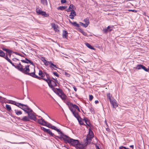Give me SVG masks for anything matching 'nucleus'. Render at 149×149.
Returning <instances> with one entry per match:
<instances>
[{
	"label": "nucleus",
	"mask_w": 149,
	"mask_h": 149,
	"mask_svg": "<svg viewBox=\"0 0 149 149\" xmlns=\"http://www.w3.org/2000/svg\"><path fill=\"white\" fill-rule=\"evenodd\" d=\"M40 129L44 132L49 134L50 136L54 137L57 141H59V139L61 141H63L65 143H68L70 146L75 147L78 144L79 141L78 140L70 138L60 130L58 133V134L60 135V136H58L55 135L49 129H46L43 127H40Z\"/></svg>",
	"instance_id": "nucleus-1"
},
{
	"label": "nucleus",
	"mask_w": 149,
	"mask_h": 149,
	"mask_svg": "<svg viewBox=\"0 0 149 149\" xmlns=\"http://www.w3.org/2000/svg\"><path fill=\"white\" fill-rule=\"evenodd\" d=\"M29 66L30 65H28L25 66V70L23 73L24 74L29 75L33 78H36L37 79H40V77L38 76L36 74V72L35 69H34V71L33 72L31 73L29 72L30 71Z\"/></svg>",
	"instance_id": "nucleus-2"
},
{
	"label": "nucleus",
	"mask_w": 149,
	"mask_h": 149,
	"mask_svg": "<svg viewBox=\"0 0 149 149\" xmlns=\"http://www.w3.org/2000/svg\"><path fill=\"white\" fill-rule=\"evenodd\" d=\"M41 123H42L44 125L45 124V125H44L43 126H46L49 128L54 130L56 131L58 133L60 130V129H58L55 126H53L51 124L47 123L46 121H45L44 119H43L42 118H41Z\"/></svg>",
	"instance_id": "nucleus-3"
},
{
	"label": "nucleus",
	"mask_w": 149,
	"mask_h": 149,
	"mask_svg": "<svg viewBox=\"0 0 149 149\" xmlns=\"http://www.w3.org/2000/svg\"><path fill=\"white\" fill-rule=\"evenodd\" d=\"M56 89L58 91L56 92V93L55 92V93L60 97L62 100L64 101L66 99L67 96L63 91L59 88Z\"/></svg>",
	"instance_id": "nucleus-4"
},
{
	"label": "nucleus",
	"mask_w": 149,
	"mask_h": 149,
	"mask_svg": "<svg viewBox=\"0 0 149 149\" xmlns=\"http://www.w3.org/2000/svg\"><path fill=\"white\" fill-rule=\"evenodd\" d=\"M23 67V66L20 63L15 65V68L23 73L25 70V68H24Z\"/></svg>",
	"instance_id": "nucleus-5"
},
{
	"label": "nucleus",
	"mask_w": 149,
	"mask_h": 149,
	"mask_svg": "<svg viewBox=\"0 0 149 149\" xmlns=\"http://www.w3.org/2000/svg\"><path fill=\"white\" fill-rule=\"evenodd\" d=\"M56 84L57 83L56 82L54 81L53 80H52V81L51 82L50 84H51V85H50H50H51L52 87L51 86H49L50 88L52 89V90L55 93V92L56 93V92H57L58 91V90H57L56 89H58V88L54 87H56L57 86V85Z\"/></svg>",
	"instance_id": "nucleus-6"
},
{
	"label": "nucleus",
	"mask_w": 149,
	"mask_h": 149,
	"mask_svg": "<svg viewBox=\"0 0 149 149\" xmlns=\"http://www.w3.org/2000/svg\"><path fill=\"white\" fill-rule=\"evenodd\" d=\"M36 12L38 15H41L46 17H48L49 16L48 13H47L45 11H43L41 9L36 10Z\"/></svg>",
	"instance_id": "nucleus-7"
},
{
	"label": "nucleus",
	"mask_w": 149,
	"mask_h": 149,
	"mask_svg": "<svg viewBox=\"0 0 149 149\" xmlns=\"http://www.w3.org/2000/svg\"><path fill=\"white\" fill-rule=\"evenodd\" d=\"M45 73L47 79H46L45 78H43V80L45 81L48 83V84L49 86H51L52 87L51 85H50V84L51 85V84H50L51 82L52 81V80L50 78L49 75V74H48L46 72H45Z\"/></svg>",
	"instance_id": "nucleus-8"
},
{
	"label": "nucleus",
	"mask_w": 149,
	"mask_h": 149,
	"mask_svg": "<svg viewBox=\"0 0 149 149\" xmlns=\"http://www.w3.org/2000/svg\"><path fill=\"white\" fill-rule=\"evenodd\" d=\"M136 69L139 70L142 69L146 72H147V68L143 65L141 64H138L136 68H134Z\"/></svg>",
	"instance_id": "nucleus-9"
},
{
	"label": "nucleus",
	"mask_w": 149,
	"mask_h": 149,
	"mask_svg": "<svg viewBox=\"0 0 149 149\" xmlns=\"http://www.w3.org/2000/svg\"><path fill=\"white\" fill-rule=\"evenodd\" d=\"M82 120H84L85 123L86 124V126H87L90 128H91L92 127V125L91 123L90 122V120L86 117H84V118Z\"/></svg>",
	"instance_id": "nucleus-10"
},
{
	"label": "nucleus",
	"mask_w": 149,
	"mask_h": 149,
	"mask_svg": "<svg viewBox=\"0 0 149 149\" xmlns=\"http://www.w3.org/2000/svg\"><path fill=\"white\" fill-rule=\"evenodd\" d=\"M28 116L29 117V119L31 120H34V121H36L37 120V118L36 116L33 113H28Z\"/></svg>",
	"instance_id": "nucleus-11"
},
{
	"label": "nucleus",
	"mask_w": 149,
	"mask_h": 149,
	"mask_svg": "<svg viewBox=\"0 0 149 149\" xmlns=\"http://www.w3.org/2000/svg\"><path fill=\"white\" fill-rule=\"evenodd\" d=\"M76 8L75 6L72 4H70L68 8L65 11L68 12H72L73 11H75L74 10L76 9Z\"/></svg>",
	"instance_id": "nucleus-12"
},
{
	"label": "nucleus",
	"mask_w": 149,
	"mask_h": 149,
	"mask_svg": "<svg viewBox=\"0 0 149 149\" xmlns=\"http://www.w3.org/2000/svg\"><path fill=\"white\" fill-rule=\"evenodd\" d=\"M93 138H92L91 137L88 136L86 137V142H85L84 146H87L88 145H89L91 143V141H92V139Z\"/></svg>",
	"instance_id": "nucleus-13"
},
{
	"label": "nucleus",
	"mask_w": 149,
	"mask_h": 149,
	"mask_svg": "<svg viewBox=\"0 0 149 149\" xmlns=\"http://www.w3.org/2000/svg\"><path fill=\"white\" fill-rule=\"evenodd\" d=\"M110 102L112 104L113 108H116V107H118V104L117 103L115 99L112 98V100H110Z\"/></svg>",
	"instance_id": "nucleus-14"
},
{
	"label": "nucleus",
	"mask_w": 149,
	"mask_h": 149,
	"mask_svg": "<svg viewBox=\"0 0 149 149\" xmlns=\"http://www.w3.org/2000/svg\"><path fill=\"white\" fill-rule=\"evenodd\" d=\"M51 26L52 28L54 29V31L56 32H59V30L57 29L58 28V26L57 25H56L54 23H52L51 24Z\"/></svg>",
	"instance_id": "nucleus-15"
},
{
	"label": "nucleus",
	"mask_w": 149,
	"mask_h": 149,
	"mask_svg": "<svg viewBox=\"0 0 149 149\" xmlns=\"http://www.w3.org/2000/svg\"><path fill=\"white\" fill-rule=\"evenodd\" d=\"M73 114L74 116L77 119L78 122L80 120L83 119H82L79 115V113L77 111L73 113Z\"/></svg>",
	"instance_id": "nucleus-16"
},
{
	"label": "nucleus",
	"mask_w": 149,
	"mask_h": 149,
	"mask_svg": "<svg viewBox=\"0 0 149 149\" xmlns=\"http://www.w3.org/2000/svg\"><path fill=\"white\" fill-rule=\"evenodd\" d=\"M84 147H85L84 145L81 144L79 141L78 144L75 147L77 149H84Z\"/></svg>",
	"instance_id": "nucleus-17"
},
{
	"label": "nucleus",
	"mask_w": 149,
	"mask_h": 149,
	"mask_svg": "<svg viewBox=\"0 0 149 149\" xmlns=\"http://www.w3.org/2000/svg\"><path fill=\"white\" fill-rule=\"evenodd\" d=\"M38 75L39 76H40V79H38L40 80L42 79L43 80V78H44V77L45 76V74L43 73L42 71L41 70H39V72L38 73Z\"/></svg>",
	"instance_id": "nucleus-18"
},
{
	"label": "nucleus",
	"mask_w": 149,
	"mask_h": 149,
	"mask_svg": "<svg viewBox=\"0 0 149 149\" xmlns=\"http://www.w3.org/2000/svg\"><path fill=\"white\" fill-rule=\"evenodd\" d=\"M77 15V13L75 11H73L72 12H71L70 14L69 15V17L72 19H74V17Z\"/></svg>",
	"instance_id": "nucleus-19"
},
{
	"label": "nucleus",
	"mask_w": 149,
	"mask_h": 149,
	"mask_svg": "<svg viewBox=\"0 0 149 149\" xmlns=\"http://www.w3.org/2000/svg\"><path fill=\"white\" fill-rule=\"evenodd\" d=\"M68 20L70 23L73 25L74 26L77 27L78 28L80 27L79 24L77 23L76 22H72L71 21L70 19H69Z\"/></svg>",
	"instance_id": "nucleus-20"
},
{
	"label": "nucleus",
	"mask_w": 149,
	"mask_h": 149,
	"mask_svg": "<svg viewBox=\"0 0 149 149\" xmlns=\"http://www.w3.org/2000/svg\"><path fill=\"white\" fill-rule=\"evenodd\" d=\"M68 32L66 30H63V34H62V37L63 38H65L68 39Z\"/></svg>",
	"instance_id": "nucleus-21"
},
{
	"label": "nucleus",
	"mask_w": 149,
	"mask_h": 149,
	"mask_svg": "<svg viewBox=\"0 0 149 149\" xmlns=\"http://www.w3.org/2000/svg\"><path fill=\"white\" fill-rule=\"evenodd\" d=\"M88 130V136L91 137L92 138H93L94 136V133L92 130H91V128H89Z\"/></svg>",
	"instance_id": "nucleus-22"
},
{
	"label": "nucleus",
	"mask_w": 149,
	"mask_h": 149,
	"mask_svg": "<svg viewBox=\"0 0 149 149\" xmlns=\"http://www.w3.org/2000/svg\"><path fill=\"white\" fill-rule=\"evenodd\" d=\"M24 105L26 106H24V107H20V108L22 110H23L26 113H29V111H28V109H27V108H28L29 107L27 105L24 104Z\"/></svg>",
	"instance_id": "nucleus-23"
},
{
	"label": "nucleus",
	"mask_w": 149,
	"mask_h": 149,
	"mask_svg": "<svg viewBox=\"0 0 149 149\" xmlns=\"http://www.w3.org/2000/svg\"><path fill=\"white\" fill-rule=\"evenodd\" d=\"M40 60L44 63V65L46 66H48V62L46 60L44 57H41Z\"/></svg>",
	"instance_id": "nucleus-24"
},
{
	"label": "nucleus",
	"mask_w": 149,
	"mask_h": 149,
	"mask_svg": "<svg viewBox=\"0 0 149 149\" xmlns=\"http://www.w3.org/2000/svg\"><path fill=\"white\" fill-rule=\"evenodd\" d=\"M48 64H49V67L51 68H53V67L56 68H58L56 65L53 64L51 61L48 62Z\"/></svg>",
	"instance_id": "nucleus-25"
},
{
	"label": "nucleus",
	"mask_w": 149,
	"mask_h": 149,
	"mask_svg": "<svg viewBox=\"0 0 149 149\" xmlns=\"http://www.w3.org/2000/svg\"><path fill=\"white\" fill-rule=\"evenodd\" d=\"M5 58L9 63H10L12 66L15 68V65L14 63H13L12 61L8 58V57L6 56L5 57Z\"/></svg>",
	"instance_id": "nucleus-26"
},
{
	"label": "nucleus",
	"mask_w": 149,
	"mask_h": 149,
	"mask_svg": "<svg viewBox=\"0 0 149 149\" xmlns=\"http://www.w3.org/2000/svg\"><path fill=\"white\" fill-rule=\"evenodd\" d=\"M5 58L9 63H10L12 66L15 68V65L14 63H13L12 61L8 58V57L6 56L5 57Z\"/></svg>",
	"instance_id": "nucleus-27"
},
{
	"label": "nucleus",
	"mask_w": 149,
	"mask_h": 149,
	"mask_svg": "<svg viewBox=\"0 0 149 149\" xmlns=\"http://www.w3.org/2000/svg\"><path fill=\"white\" fill-rule=\"evenodd\" d=\"M5 58L9 63H10L12 66L15 68V65L14 63H13L12 61L8 58V57L6 56L5 57Z\"/></svg>",
	"instance_id": "nucleus-28"
},
{
	"label": "nucleus",
	"mask_w": 149,
	"mask_h": 149,
	"mask_svg": "<svg viewBox=\"0 0 149 149\" xmlns=\"http://www.w3.org/2000/svg\"><path fill=\"white\" fill-rule=\"evenodd\" d=\"M85 45L87 47L91 49H95L93 46H92L88 42H86L85 43Z\"/></svg>",
	"instance_id": "nucleus-29"
},
{
	"label": "nucleus",
	"mask_w": 149,
	"mask_h": 149,
	"mask_svg": "<svg viewBox=\"0 0 149 149\" xmlns=\"http://www.w3.org/2000/svg\"><path fill=\"white\" fill-rule=\"evenodd\" d=\"M15 105L20 108V107H24V106H26L25 105H24V104L16 102H15Z\"/></svg>",
	"instance_id": "nucleus-30"
},
{
	"label": "nucleus",
	"mask_w": 149,
	"mask_h": 149,
	"mask_svg": "<svg viewBox=\"0 0 149 149\" xmlns=\"http://www.w3.org/2000/svg\"><path fill=\"white\" fill-rule=\"evenodd\" d=\"M67 7V6L66 5L64 6H61L58 7L57 8V9L58 10H63L65 9Z\"/></svg>",
	"instance_id": "nucleus-31"
},
{
	"label": "nucleus",
	"mask_w": 149,
	"mask_h": 149,
	"mask_svg": "<svg viewBox=\"0 0 149 149\" xmlns=\"http://www.w3.org/2000/svg\"><path fill=\"white\" fill-rule=\"evenodd\" d=\"M21 120L24 122H27L30 121L29 117L28 116H24L23 118L21 119Z\"/></svg>",
	"instance_id": "nucleus-32"
},
{
	"label": "nucleus",
	"mask_w": 149,
	"mask_h": 149,
	"mask_svg": "<svg viewBox=\"0 0 149 149\" xmlns=\"http://www.w3.org/2000/svg\"><path fill=\"white\" fill-rule=\"evenodd\" d=\"M79 24L81 26H83L85 28H86L88 27L89 25L88 22H86V24H84L82 22H79Z\"/></svg>",
	"instance_id": "nucleus-33"
},
{
	"label": "nucleus",
	"mask_w": 149,
	"mask_h": 149,
	"mask_svg": "<svg viewBox=\"0 0 149 149\" xmlns=\"http://www.w3.org/2000/svg\"><path fill=\"white\" fill-rule=\"evenodd\" d=\"M68 107L69 109L71 111L72 113V114H73V113H74L77 111L75 110H74V109L73 108L72 105H70Z\"/></svg>",
	"instance_id": "nucleus-34"
},
{
	"label": "nucleus",
	"mask_w": 149,
	"mask_h": 149,
	"mask_svg": "<svg viewBox=\"0 0 149 149\" xmlns=\"http://www.w3.org/2000/svg\"><path fill=\"white\" fill-rule=\"evenodd\" d=\"M5 53L2 50L0 49V56L5 58Z\"/></svg>",
	"instance_id": "nucleus-35"
},
{
	"label": "nucleus",
	"mask_w": 149,
	"mask_h": 149,
	"mask_svg": "<svg viewBox=\"0 0 149 149\" xmlns=\"http://www.w3.org/2000/svg\"><path fill=\"white\" fill-rule=\"evenodd\" d=\"M13 52H13L12 50H10V51H9V52H7L6 53V56H5V57H6V56H8L10 58L11 55V53H13Z\"/></svg>",
	"instance_id": "nucleus-36"
},
{
	"label": "nucleus",
	"mask_w": 149,
	"mask_h": 149,
	"mask_svg": "<svg viewBox=\"0 0 149 149\" xmlns=\"http://www.w3.org/2000/svg\"><path fill=\"white\" fill-rule=\"evenodd\" d=\"M14 111L15 113L18 116L22 114V112L20 111L17 109H15Z\"/></svg>",
	"instance_id": "nucleus-37"
},
{
	"label": "nucleus",
	"mask_w": 149,
	"mask_h": 149,
	"mask_svg": "<svg viewBox=\"0 0 149 149\" xmlns=\"http://www.w3.org/2000/svg\"><path fill=\"white\" fill-rule=\"evenodd\" d=\"M6 110L8 111H12L11 109V108L10 105L8 104H6Z\"/></svg>",
	"instance_id": "nucleus-38"
},
{
	"label": "nucleus",
	"mask_w": 149,
	"mask_h": 149,
	"mask_svg": "<svg viewBox=\"0 0 149 149\" xmlns=\"http://www.w3.org/2000/svg\"><path fill=\"white\" fill-rule=\"evenodd\" d=\"M73 108H75L77 109L79 112H80V109L78 106L75 104H73L72 105Z\"/></svg>",
	"instance_id": "nucleus-39"
},
{
	"label": "nucleus",
	"mask_w": 149,
	"mask_h": 149,
	"mask_svg": "<svg viewBox=\"0 0 149 149\" xmlns=\"http://www.w3.org/2000/svg\"><path fill=\"white\" fill-rule=\"evenodd\" d=\"M34 104L36 106L38 109H39L41 111H42V112L44 113H45L46 115L48 117L51 119L52 120L54 121V120L53 119H52L49 116L47 113H45L43 110H41V109L38 106L36 105L35 103L34 102H33Z\"/></svg>",
	"instance_id": "nucleus-40"
},
{
	"label": "nucleus",
	"mask_w": 149,
	"mask_h": 149,
	"mask_svg": "<svg viewBox=\"0 0 149 149\" xmlns=\"http://www.w3.org/2000/svg\"><path fill=\"white\" fill-rule=\"evenodd\" d=\"M107 95L108 98L109 99V101H110V100H112V98H114L113 97H112L111 95V94L109 93H107Z\"/></svg>",
	"instance_id": "nucleus-41"
},
{
	"label": "nucleus",
	"mask_w": 149,
	"mask_h": 149,
	"mask_svg": "<svg viewBox=\"0 0 149 149\" xmlns=\"http://www.w3.org/2000/svg\"><path fill=\"white\" fill-rule=\"evenodd\" d=\"M41 3L44 5L47 6L48 4V3L47 0H41Z\"/></svg>",
	"instance_id": "nucleus-42"
},
{
	"label": "nucleus",
	"mask_w": 149,
	"mask_h": 149,
	"mask_svg": "<svg viewBox=\"0 0 149 149\" xmlns=\"http://www.w3.org/2000/svg\"><path fill=\"white\" fill-rule=\"evenodd\" d=\"M84 121L83 120H80L78 122L79 123V124L81 125H83L85 126H86V125L83 122V121Z\"/></svg>",
	"instance_id": "nucleus-43"
},
{
	"label": "nucleus",
	"mask_w": 149,
	"mask_h": 149,
	"mask_svg": "<svg viewBox=\"0 0 149 149\" xmlns=\"http://www.w3.org/2000/svg\"><path fill=\"white\" fill-rule=\"evenodd\" d=\"M113 27V26H109L107 28L108 30V31L110 32L112 30Z\"/></svg>",
	"instance_id": "nucleus-44"
},
{
	"label": "nucleus",
	"mask_w": 149,
	"mask_h": 149,
	"mask_svg": "<svg viewBox=\"0 0 149 149\" xmlns=\"http://www.w3.org/2000/svg\"><path fill=\"white\" fill-rule=\"evenodd\" d=\"M13 53L15 54L16 55L19 56L21 57H25L24 55H22V54H21L19 53H18L16 52H13Z\"/></svg>",
	"instance_id": "nucleus-45"
},
{
	"label": "nucleus",
	"mask_w": 149,
	"mask_h": 149,
	"mask_svg": "<svg viewBox=\"0 0 149 149\" xmlns=\"http://www.w3.org/2000/svg\"><path fill=\"white\" fill-rule=\"evenodd\" d=\"M8 101H9V102H8V103L11 104L15 105V104L16 102L15 101H13L11 100H8Z\"/></svg>",
	"instance_id": "nucleus-46"
},
{
	"label": "nucleus",
	"mask_w": 149,
	"mask_h": 149,
	"mask_svg": "<svg viewBox=\"0 0 149 149\" xmlns=\"http://www.w3.org/2000/svg\"><path fill=\"white\" fill-rule=\"evenodd\" d=\"M64 102L65 103V104L68 106V107L70 105H72L73 104L71 102L69 101H67L65 102L64 101Z\"/></svg>",
	"instance_id": "nucleus-47"
},
{
	"label": "nucleus",
	"mask_w": 149,
	"mask_h": 149,
	"mask_svg": "<svg viewBox=\"0 0 149 149\" xmlns=\"http://www.w3.org/2000/svg\"><path fill=\"white\" fill-rule=\"evenodd\" d=\"M38 123L42 125H45V124L44 125L42 123H41V118L38 119Z\"/></svg>",
	"instance_id": "nucleus-48"
},
{
	"label": "nucleus",
	"mask_w": 149,
	"mask_h": 149,
	"mask_svg": "<svg viewBox=\"0 0 149 149\" xmlns=\"http://www.w3.org/2000/svg\"><path fill=\"white\" fill-rule=\"evenodd\" d=\"M90 112L92 114H94L95 113V112L93 108L92 107H91V108L90 109Z\"/></svg>",
	"instance_id": "nucleus-49"
},
{
	"label": "nucleus",
	"mask_w": 149,
	"mask_h": 149,
	"mask_svg": "<svg viewBox=\"0 0 149 149\" xmlns=\"http://www.w3.org/2000/svg\"><path fill=\"white\" fill-rule=\"evenodd\" d=\"M108 30L107 29V28H106L103 29L102 31L104 33L106 34L108 32H109Z\"/></svg>",
	"instance_id": "nucleus-50"
},
{
	"label": "nucleus",
	"mask_w": 149,
	"mask_h": 149,
	"mask_svg": "<svg viewBox=\"0 0 149 149\" xmlns=\"http://www.w3.org/2000/svg\"><path fill=\"white\" fill-rule=\"evenodd\" d=\"M2 49L4 51L6 52H9V51H10V49H8L6 48H2Z\"/></svg>",
	"instance_id": "nucleus-51"
},
{
	"label": "nucleus",
	"mask_w": 149,
	"mask_h": 149,
	"mask_svg": "<svg viewBox=\"0 0 149 149\" xmlns=\"http://www.w3.org/2000/svg\"><path fill=\"white\" fill-rule=\"evenodd\" d=\"M11 116L12 117H13L17 119L18 120H21V119L20 117H17V116H12V115H11Z\"/></svg>",
	"instance_id": "nucleus-52"
},
{
	"label": "nucleus",
	"mask_w": 149,
	"mask_h": 149,
	"mask_svg": "<svg viewBox=\"0 0 149 149\" xmlns=\"http://www.w3.org/2000/svg\"><path fill=\"white\" fill-rule=\"evenodd\" d=\"M28 111H29V113H32L33 112V110L31 109L29 107L28 108Z\"/></svg>",
	"instance_id": "nucleus-53"
},
{
	"label": "nucleus",
	"mask_w": 149,
	"mask_h": 149,
	"mask_svg": "<svg viewBox=\"0 0 149 149\" xmlns=\"http://www.w3.org/2000/svg\"><path fill=\"white\" fill-rule=\"evenodd\" d=\"M53 74L54 76H55L57 77H59V74L56 72H53Z\"/></svg>",
	"instance_id": "nucleus-54"
},
{
	"label": "nucleus",
	"mask_w": 149,
	"mask_h": 149,
	"mask_svg": "<svg viewBox=\"0 0 149 149\" xmlns=\"http://www.w3.org/2000/svg\"><path fill=\"white\" fill-rule=\"evenodd\" d=\"M84 21L85 22V24H86V22H88L89 23V19L87 18L85 19H84Z\"/></svg>",
	"instance_id": "nucleus-55"
},
{
	"label": "nucleus",
	"mask_w": 149,
	"mask_h": 149,
	"mask_svg": "<svg viewBox=\"0 0 149 149\" xmlns=\"http://www.w3.org/2000/svg\"><path fill=\"white\" fill-rule=\"evenodd\" d=\"M93 98V96L92 95H89V100L90 101H91Z\"/></svg>",
	"instance_id": "nucleus-56"
},
{
	"label": "nucleus",
	"mask_w": 149,
	"mask_h": 149,
	"mask_svg": "<svg viewBox=\"0 0 149 149\" xmlns=\"http://www.w3.org/2000/svg\"><path fill=\"white\" fill-rule=\"evenodd\" d=\"M128 11L130 12L131 11L134 13H137L138 11L137 10H129Z\"/></svg>",
	"instance_id": "nucleus-57"
},
{
	"label": "nucleus",
	"mask_w": 149,
	"mask_h": 149,
	"mask_svg": "<svg viewBox=\"0 0 149 149\" xmlns=\"http://www.w3.org/2000/svg\"><path fill=\"white\" fill-rule=\"evenodd\" d=\"M29 63H30L31 65H33V66H34V68H35V65L32 61H31Z\"/></svg>",
	"instance_id": "nucleus-58"
},
{
	"label": "nucleus",
	"mask_w": 149,
	"mask_h": 149,
	"mask_svg": "<svg viewBox=\"0 0 149 149\" xmlns=\"http://www.w3.org/2000/svg\"><path fill=\"white\" fill-rule=\"evenodd\" d=\"M66 2V0H61V3H65Z\"/></svg>",
	"instance_id": "nucleus-59"
},
{
	"label": "nucleus",
	"mask_w": 149,
	"mask_h": 149,
	"mask_svg": "<svg viewBox=\"0 0 149 149\" xmlns=\"http://www.w3.org/2000/svg\"><path fill=\"white\" fill-rule=\"evenodd\" d=\"M65 75L67 77H70V75L68 73L66 72H65Z\"/></svg>",
	"instance_id": "nucleus-60"
},
{
	"label": "nucleus",
	"mask_w": 149,
	"mask_h": 149,
	"mask_svg": "<svg viewBox=\"0 0 149 149\" xmlns=\"http://www.w3.org/2000/svg\"><path fill=\"white\" fill-rule=\"evenodd\" d=\"M21 61L23 63L28 64V62L27 61H26V60H21Z\"/></svg>",
	"instance_id": "nucleus-61"
},
{
	"label": "nucleus",
	"mask_w": 149,
	"mask_h": 149,
	"mask_svg": "<svg viewBox=\"0 0 149 149\" xmlns=\"http://www.w3.org/2000/svg\"><path fill=\"white\" fill-rule=\"evenodd\" d=\"M83 35H84V36H87V33L86 32H85L84 31L83 33H82Z\"/></svg>",
	"instance_id": "nucleus-62"
},
{
	"label": "nucleus",
	"mask_w": 149,
	"mask_h": 149,
	"mask_svg": "<svg viewBox=\"0 0 149 149\" xmlns=\"http://www.w3.org/2000/svg\"><path fill=\"white\" fill-rule=\"evenodd\" d=\"M73 88L74 91L76 92L77 91V88L75 86H74L73 85Z\"/></svg>",
	"instance_id": "nucleus-63"
},
{
	"label": "nucleus",
	"mask_w": 149,
	"mask_h": 149,
	"mask_svg": "<svg viewBox=\"0 0 149 149\" xmlns=\"http://www.w3.org/2000/svg\"><path fill=\"white\" fill-rule=\"evenodd\" d=\"M25 60H26V61H27L28 62V63H29L31 61L30 60L28 59V58H25Z\"/></svg>",
	"instance_id": "nucleus-64"
}]
</instances>
